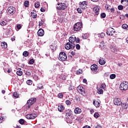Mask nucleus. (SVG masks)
<instances>
[{
  "label": "nucleus",
  "instance_id": "nucleus-35",
  "mask_svg": "<svg viewBox=\"0 0 128 128\" xmlns=\"http://www.w3.org/2000/svg\"><path fill=\"white\" fill-rule=\"evenodd\" d=\"M100 115L99 114L98 112L94 114V117L96 118H100Z\"/></svg>",
  "mask_w": 128,
  "mask_h": 128
},
{
  "label": "nucleus",
  "instance_id": "nucleus-21",
  "mask_svg": "<svg viewBox=\"0 0 128 128\" xmlns=\"http://www.w3.org/2000/svg\"><path fill=\"white\" fill-rule=\"evenodd\" d=\"M97 92L98 94H104V89L97 87Z\"/></svg>",
  "mask_w": 128,
  "mask_h": 128
},
{
  "label": "nucleus",
  "instance_id": "nucleus-61",
  "mask_svg": "<svg viewBox=\"0 0 128 128\" xmlns=\"http://www.w3.org/2000/svg\"><path fill=\"white\" fill-rule=\"evenodd\" d=\"M74 86H70L68 88V90H74Z\"/></svg>",
  "mask_w": 128,
  "mask_h": 128
},
{
  "label": "nucleus",
  "instance_id": "nucleus-45",
  "mask_svg": "<svg viewBox=\"0 0 128 128\" xmlns=\"http://www.w3.org/2000/svg\"><path fill=\"white\" fill-rule=\"evenodd\" d=\"M77 12L78 14H82V8H77Z\"/></svg>",
  "mask_w": 128,
  "mask_h": 128
},
{
  "label": "nucleus",
  "instance_id": "nucleus-55",
  "mask_svg": "<svg viewBox=\"0 0 128 128\" xmlns=\"http://www.w3.org/2000/svg\"><path fill=\"white\" fill-rule=\"evenodd\" d=\"M16 28L18 30H20V28H22V25H20V24H18L17 25Z\"/></svg>",
  "mask_w": 128,
  "mask_h": 128
},
{
  "label": "nucleus",
  "instance_id": "nucleus-58",
  "mask_svg": "<svg viewBox=\"0 0 128 128\" xmlns=\"http://www.w3.org/2000/svg\"><path fill=\"white\" fill-rule=\"evenodd\" d=\"M70 54H71V55L72 56H76V52L74 51H72L71 52H70Z\"/></svg>",
  "mask_w": 128,
  "mask_h": 128
},
{
  "label": "nucleus",
  "instance_id": "nucleus-56",
  "mask_svg": "<svg viewBox=\"0 0 128 128\" xmlns=\"http://www.w3.org/2000/svg\"><path fill=\"white\" fill-rule=\"evenodd\" d=\"M76 42H80V38H76V40H75Z\"/></svg>",
  "mask_w": 128,
  "mask_h": 128
},
{
  "label": "nucleus",
  "instance_id": "nucleus-37",
  "mask_svg": "<svg viewBox=\"0 0 128 128\" xmlns=\"http://www.w3.org/2000/svg\"><path fill=\"white\" fill-rule=\"evenodd\" d=\"M122 28H124V30H126V28H128V26L126 24H123L122 26Z\"/></svg>",
  "mask_w": 128,
  "mask_h": 128
},
{
  "label": "nucleus",
  "instance_id": "nucleus-31",
  "mask_svg": "<svg viewBox=\"0 0 128 128\" xmlns=\"http://www.w3.org/2000/svg\"><path fill=\"white\" fill-rule=\"evenodd\" d=\"M32 16L33 18H36V12H32Z\"/></svg>",
  "mask_w": 128,
  "mask_h": 128
},
{
  "label": "nucleus",
  "instance_id": "nucleus-17",
  "mask_svg": "<svg viewBox=\"0 0 128 128\" xmlns=\"http://www.w3.org/2000/svg\"><path fill=\"white\" fill-rule=\"evenodd\" d=\"M16 74L17 76H22V68H18L17 70Z\"/></svg>",
  "mask_w": 128,
  "mask_h": 128
},
{
  "label": "nucleus",
  "instance_id": "nucleus-53",
  "mask_svg": "<svg viewBox=\"0 0 128 128\" xmlns=\"http://www.w3.org/2000/svg\"><path fill=\"white\" fill-rule=\"evenodd\" d=\"M58 22H60V24H62L64 22V19H62V18H59L58 19Z\"/></svg>",
  "mask_w": 128,
  "mask_h": 128
},
{
  "label": "nucleus",
  "instance_id": "nucleus-23",
  "mask_svg": "<svg viewBox=\"0 0 128 128\" xmlns=\"http://www.w3.org/2000/svg\"><path fill=\"white\" fill-rule=\"evenodd\" d=\"M105 8L107 10H110L111 12H112V6L109 4H106V6H105Z\"/></svg>",
  "mask_w": 128,
  "mask_h": 128
},
{
  "label": "nucleus",
  "instance_id": "nucleus-47",
  "mask_svg": "<svg viewBox=\"0 0 128 128\" xmlns=\"http://www.w3.org/2000/svg\"><path fill=\"white\" fill-rule=\"evenodd\" d=\"M58 98H64V95L62 94V93H60L58 94Z\"/></svg>",
  "mask_w": 128,
  "mask_h": 128
},
{
  "label": "nucleus",
  "instance_id": "nucleus-16",
  "mask_svg": "<svg viewBox=\"0 0 128 128\" xmlns=\"http://www.w3.org/2000/svg\"><path fill=\"white\" fill-rule=\"evenodd\" d=\"M58 110L60 112H62L64 110V106L62 104H60L58 106Z\"/></svg>",
  "mask_w": 128,
  "mask_h": 128
},
{
  "label": "nucleus",
  "instance_id": "nucleus-9",
  "mask_svg": "<svg viewBox=\"0 0 128 128\" xmlns=\"http://www.w3.org/2000/svg\"><path fill=\"white\" fill-rule=\"evenodd\" d=\"M100 7L95 6L93 8V12L94 14V16H98L100 14Z\"/></svg>",
  "mask_w": 128,
  "mask_h": 128
},
{
  "label": "nucleus",
  "instance_id": "nucleus-44",
  "mask_svg": "<svg viewBox=\"0 0 128 128\" xmlns=\"http://www.w3.org/2000/svg\"><path fill=\"white\" fill-rule=\"evenodd\" d=\"M66 104H67V106H70V104H72V102H70V101L69 100H66Z\"/></svg>",
  "mask_w": 128,
  "mask_h": 128
},
{
  "label": "nucleus",
  "instance_id": "nucleus-18",
  "mask_svg": "<svg viewBox=\"0 0 128 128\" xmlns=\"http://www.w3.org/2000/svg\"><path fill=\"white\" fill-rule=\"evenodd\" d=\"M108 36H112V28H109L106 31Z\"/></svg>",
  "mask_w": 128,
  "mask_h": 128
},
{
  "label": "nucleus",
  "instance_id": "nucleus-46",
  "mask_svg": "<svg viewBox=\"0 0 128 128\" xmlns=\"http://www.w3.org/2000/svg\"><path fill=\"white\" fill-rule=\"evenodd\" d=\"M120 20H122L126 19V16H124V15H120Z\"/></svg>",
  "mask_w": 128,
  "mask_h": 128
},
{
  "label": "nucleus",
  "instance_id": "nucleus-2",
  "mask_svg": "<svg viewBox=\"0 0 128 128\" xmlns=\"http://www.w3.org/2000/svg\"><path fill=\"white\" fill-rule=\"evenodd\" d=\"M82 28V22H78L73 26V30L74 32H80Z\"/></svg>",
  "mask_w": 128,
  "mask_h": 128
},
{
  "label": "nucleus",
  "instance_id": "nucleus-32",
  "mask_svg": "<svg viewBox=\"0 0 128 128\" xmlns=\"http://www.w3.org/2000/svg\"><path fill=\"white\" fill-rule=\"evenodd\" d=\"M24 6H26V8H28V6H30V2L28 1V0H26L24 2Z\"/></svg>",
  "mask_w": 128,
  "mask_h": 128
},
{
  "label": "nucleus",
  "instance_id": "nucleus-52",
  "mask_svg": "<svg viewBox=\"0 0 128 128\" xmlns=\"http://www.w3.org/2000/svg\"><path fill=\"white\" fill-rule=\"evenodd\" d=\"M25 74H26V76H30V75L32 74V73H30V72H25Z\"/></svg>",
  "mask_w": 128,
  "mask_h": 128
},
{
  "label": "nucleus",
  "instance_id": "nucleus-62",
  "mask_svg": "<svg viewBox=\"0 0 128 128\" xmlns=\"http://www.w3.org/2000/svg\"><path fill=\"white\" fill-rule=\"evenodd\" d=\"M113 52H114V54H117L118 53V50H116V48H114Z\"/></svg>",
  "mask_w": 128,
  "mask_h": 128
},
{
  "label": "nucleus",
  "instance_id": "nucleus-39",
  "mask_svg": "<svg viewBox=\"0 0 128 128\" xmlns=\"http://www.w3.org/2000/svg\"><path fill=\"white\" fill-rule=\"evenodd\" d=\"M118 8L119 10H124V6L122 5H119Z\"/></svg>",
  "mask_w": 128,
  "mask_h": 128
},
{
  "label": "nucleus",
  "instance_id": "nucleus-14",
  "mask_svg": "<svg viewBox=\"0 0 128 128\" xmlns=\"http://www.w3.org/2000/svg\"><path fill=\"white\" fill-rule=\"evenodd\" d=\"M44 34V31L42 30V28H40L38 32V36H43Z\"/></svg>",
  "mask_w": 128,
  "mask_h": 128
},
{
  "label": "nucleus",
  "instance_id": "nucleus-64",
  "mask_svg": "<svg viewBox=\"0 0 128 128\" xmlns=\"http://www.w3.org/2000/svg\"><path fill=\"white\" fill-rule=\"evenodd\" d=\"M82 128H90V126H84Z\"/></svg>",
  "mask_w": 128,
  "mask_h": 128
},
{
  "label": "nucleus",
  "instance_id": "nucleus-41",
  "mask_svg": "<svg viewBox=\"0 0 128 128\" xmlns=\"http://www.w3.org/2000/svg\"><path fill=\"white\" fill-rule=\"evenodd\" d=\"M40 3L38 2L37 3H36L34 4V7L36 8H40Z\"/></svg>",
  "mask_w": 128,
  "mask_h": 128
},
{
  "label": "nucleus",
  "instance_id": "nucleus-4",
  "mask_svg": "<svg viewBox=\"0 0 128 128\" xmlns=\"http://www.w3.org/2000/svg\"><path fill=\"white\" fill-rule=\"evenodd\" d=\"M36 102V98H31L30 99L28 100L27 101V106L26 108L27 109L30 108V106H32V104L35 103Z\"/></svg>",
  "mask_w": 128,
  "mask_h": 128
},
{
  "label": "nucleus",
  "instance_id": "nucleus-34",
  "mask_svg": "<svg viewBox=\"0 0 128 128\" xmlns=\"http://www.w3.org/2000/svg\"><path fill=\"white\" fill-rule=\"evenodd\" d=\"M26 84L28 86H32V80H27Z\"/></svg>",
  "mask_w": 128,
  "mask_h": 128
},
{
  "label": "nucleus",
  "instance_id": "nucleus-3",
  "mask_svg": "<svg viewBox=\"0 0 128 128\" xmlns=\"http://www.w3.org/2000/svg\"><path fill=\"white\" fill-rule=\"evenodd\" d=\"M68 58L66 54L64 52H61L59 54V56L58 57V60H60V62H66Z\"/></svg>",
  "mask_w": 128,
  "mask_h": 128
},
{
  "label": "nucleus",
  "instance_id": "nucleus-6",
  "mask_svg": "<svg viewBox=\"0 0 128 128\" xmlns=\"http://www.w3.org/2000/svg\"><path fill=\"white\" fill-rule=\"evenodd\" d=\"M77 90L78 92L80 93L82 96H84V94H86V90L82 86H79L77 87Z\"/></svg>",
  "mask_w": 128,
  "mask_h": 128
},
{
  "label": "nucleus",
  "instance_id": "nucleus-50",
  "mask_svg": "<svg viewBox=\"0 0 128 128\" xmlns=\"http://www.w3.org/2000/svg\"><path fill=\"white\" fill-rule=\"evenodd\" d=\"M50 48L52 50H56V46H54V44H51Z\"/></svg>",
  "mask_w": 128,
  "mask_h": 128
},
{
  "label": "nucleus",
  "instance_id": "nucleus-5",
  "mask_svg": "<svg viewBox=\"0 0 128 128\" xmlns=\"http://www.w3.org/2000/svg\"><path fill=\"white\" fill-rule=\"evenodd\" d=\"M66 4L64 3H60V4H58V6H56L57 10H64L66 8Z\"/></svg>",
  "mask_w": 128,
  "mask_h": 128
},
{
  "label": "nucleus",
  "instance_id": "nucleus-30",
  "mask_svg": "<svg viewBox=\"0 0 128 128\" xmlns=\"http://www.w3.org/2000/svg\"><path fill=\"white\" fill-rule=\"evenodd\" d=\"M24 56L26 57L28 56L30 53L28 51H24L22 54Z\"/></svg>",
  "mask_w": 128,
  "mask_h": 128
},
{
  "label": "nucleus",
  "instance_id": "nucleus-33",
  "mask_svg": "<svg viewBox=\"0 0 128 128\" xmlns=\"http://www.w3.org/2000/svg\"><path fill=\"white\" fill-rule=\"evenodd\" d=\"M37 88L39 90H42V89H44V86H42V84H40V83L38 84V85L37 86Z\"/></svg>",
  "mask_w": 128,
  "mask_h": 128
},
{
  "label": "nucleus",
  "instance_id": "nucleus-28",
  "mask_svg": "<svg viewBox=\"0 0 128 128\" xmlns=\"http://www.w3.org/2000/svg\"><path fill=\"white\" fill-rule=\"evenodd\" d=\"M44 24V18L41 19V20L39 22V24H38L39 26H42Z\"/></svg>",
  "mask_w": 128,
  "mask_h": 128
},
{
  "label": "nucleus",
  "instance_id": "nucleus-43",
  "mask_svg": "<svg viewBox=\"0 0 128 128\" xmlns=\"http://www.w3.org/2000/svg\"><path fill=\"white\" fill-rule=\"evenodd\" d=\"M100 48H104V41H102L100 42Z\"/></svg>",
  "mask_w": 128,
  "mask_h": 128
},
{
  "label": "nucleus",
  "instance_id": "nucleus-7",
  "mask_svg": "<svg viewBox=\"0 0 128 128\" xmlns=\"http://www.w3.org/2000/svg\"><path fill=\"white\" fill-rule=\"evenodd\" d=\"M27 120H34L36 118V114H28L26 116Z\"/></svg>",
  "mask_w": 128,
  "mask_h": 128
},
{
  "label": "nucleus",
  "instance_id": "nucleus-8",
  "mask_svg": "<svg viewBox=\"0 0 128 128\" xmlns=\"http://www.w3.org/2000/svg\"><path fill=\"white\" fill-rule=\"evenodd\" d=\"M120 90H126L128 89V84L124 83H121L120 86Z\"/></svg>",
  "mask_w": 128,
  "mask_h": 128
},
{
  "label": "nucleus",
  "instance_id": "nucleus-36",
  "mask_svg": "<svg viewBox=\"0 0 128 128\" xmlns=\"http://www.w3.org/2000/svg\"><path fill=\"white\" fill-rule=\"evenodd\" d=\"M122 106L124 108V110H126V108H128V104L124 103V104H123L122 105Z\"/></svg>",
  "mask_w": 128,
  "mask_h": 128
},
{
  "label": "nucleus",
  "instance_id": "nucleus-48",
  "mask_svg": "<svg viewBox=\"0 0 128 128\" xmlns=\"http://www.w3.org/2000/svg\"><path fill=\"white\" fill-rule=\"evenodd\" d=\"M62 82H64V80H66V76L65 75H62Z\"/></svg>",
  "mask_w": 128,
  "mask_h": 128
},
{
  "label": "nucleus",
  "instance_id": "nucleus-42",
  "mask_svg": "<svg viewBox=\"0 0 128 128\" xmlns=\"http://www.w3.org/2000/svg\"><path fill=\"white\" fill-rule=\"evenodd\" d=\"M30 64H34V59H30L29 61Z\"/></svg>",
  "mask_w": 128,
  "mask_h": 128
},
{
  "label": "nucleus",
  "instance_id": "nucleus-26",
  "mask_svg": "<svg viewBox=\"0 0 128 128\" xmlns=\"http://www.w3.org/2000/svg\"><path fill=\"white\" fill-rule=\"evenodd\" d=\"M99 64L101 66H104V64H106V60H104V58L100 59V60H99Z\"/></svg>",
  "mask_w": 128,
  "mask_h": 128
},
{
  "label": "nucleus",
  "instance_id": "nucleus-10",
  "mask_svg": "<svg viewBox=\"0 0 128 128\" xmlns=\"http://www.w3.org/2000/svg\"><path fill=\"white\" fill-rule=\"evenodd\" d=\"M8 14H14L16 13V8L14 6H10L8 8Z\"/></svg>",
  "mask_w": 128,
  "mask_h": 128
},
{
  "label": "nucleus",
  "instance_id": "nucleus-25",
  "mask_svg": "<svg viewBox=\"0 0 128 128\" xmlns=\"http://www.w3.org/2000/svg\"><path fill=\"white\" fill-rule=\"evenodd\" d=\"M121 4L124 6H128V0H121Z\"/></svg>",
  "mask_w": 128,
  "mask_h": 128
},
{
  "label": "nucleus",
  "instance_id": "nucleus-20",
  "mask_svg": "<svg viewBox=\"0 0 128 128\" xmlns=\"http://www.w3.org/2000/svg\"><path fill=\"white\" fill-rule=\"evenodd\" d=\"M93 104L96 106V108H100V102L94 100L93 101Z\"/></svg>",
  "mask_w": 128,
  "mask_h": 128
},
{
  "label": "nucleus",
  "instance_id": "nucleus-60",
  "mask_svg": "<svg viewBox=\"0 0 128 128\" xmlns=\"http://www.w3.org/2000/svg\"><path fill=\"white\" fill-rule=\"evenodd\" d=\"M58 80L60 81V82H61V84H62V82H63L62 80V76L59 77Z\"/></svg>",
  "mask_w": 128,
  "mask_h": 128
},
{
  "label": "nucleus",
  "instance_id": "nucleus-24",
  "mask_svg": "<svg viewBox=\"0 0 128 128\" xmlns=\"http://www.w3.org/2000/svg\"><path fill=\"white\" fill-rule=\"evenodd\" d=\"M7 24H8V20H4L0 22V26H6Z\"/></svg>",
  "mask_w": 128,
  "mask_h": 128
},
{
  "label": "nucleus",
  "instance_id": "nucleus-22",
  "mask_svg": "<svg viewBox=\"0 0 128 128\" xmlns=\"http://www.w3.org/2000/svg\"><path fill=\"white\" fill-rule=\"evenodd\" d=\"M1 46L3 48H8V44L5 42H2Z\"/></svg>",
  "mask_w": 128,
  "mask_h": 128
},
{
  "label": "nucleus",
  "instance_id": "nucleus-29",
  "mask_svg": "<svg viewBox=\"0 0 128 128\" xmlns=\"http://www.w3.org/2000/svg\"><path fill=\"white\" fill-rule=\"evenodd\" d=\"M106 85L105 83H103L102 84H100V86H99V88H102V90H104V88H106Z\"/></svg>",
  "mask_w": 128,
  "mask_h": 128
},
{
  "label": "nucleus",
  "instance_id": "nucleus-13",
  "mask_svg": "<svg viewBox=\"0 0 128 128\" xmlns=\"http://www.w3.org/2000/svg\"><path fill=\"white\" fill-rule=\"evenodd\" d=\"M79 4L80 6V8H82V10H84V8H86V6H88V2L86 1L80 2Z\"/></svg>",
  "mask_w": 128,
  "mask_h": 128
},
{
  "label": "nucleus",
  "instance_id": "nucleus-49",
  "mask_svg": "<svg viewBox=\"0 0 128 128\" xmlns=\"http://www.w3.org/2000/svg\"><path fill=\"white\" fill-rule=\"evenodd\" d=\"M13 96H14V98H18V94L17 92L13 93Z\"/></svg>",
  "mask_w": 128,
  "mask_h": 128
},
{
  "label": "nucleus",
  "instance_id": "nucleus-63",
  "mask_svg": "<svg viewBox=\"0 0 128 128\" xmlns=\"http://www.w3.org/2000/svg\"><path fill=\"white\" fill-rule=\"evenodd\" d=\"M4 120V118L2 117H0V124L2 122V120Z\"/></svg>",
  "mask_w": 128,
  "mask_h": 128
},
{
  "label": "nucleus",
  "instance_id": "nucleus-19",
  "mask_svg": "<svg viewBox=\"0 0 128 128\" xmlns=\"http://www.w3.org/2000/svg\"><path fill=\"white\" fill-rule=\"evenodd\" d=\"M74 112L76 114H80V112H82V109L79 108H76L74 110Z\"/></svg>",
  "mask_w": 128,
  "mask_h": 128
},
{
  "label": "nucleus",
  "instance_id": "nucleus-15",
  "mask_svg": "<svg viewBox=\"0 0 128 128\" xmlns=\"http://www.w3.org/2000/svg\"><path fill=\"white\" fill-rule=\"evenodd\" d=\"M66 116H67V118H72L73 115L72 111L68 110L66 111Z\"/></svg>",
  "mask_w": 128,
  "mask_h": 128
},
{
  "label": "nucleus",
  "instance_id": "nucleus-38",
  "mask_svg": "<svg viewBox=\"0 0 128 128\" xmlns=\"http://www.w3.org/2000/svg\"><path fill=\"white\" fill-rule=\"evenodd\" d=\"M106 13L103 12V13L100 14L101 18H106Z\"/></svg>",
  "mask_w": 128,
  "mask_h": 128
},
{
  "label": "nucleus",
  "instance_id": "nucleus-27",
  "mask_svg": "<svg viewBox=\"0 0 128 128\" xmlns=\"http://www.w3.org/2000/svg\"><path fill=\"white\" fill-rule=\"evenodd\" d=\"M113 34H112V36L113 38H118V34L114 31H113Z\"/></svg>",
  "mask_w": 128,
  "mask_h": 128
},
{
  "label": "nucleus",
  "instance_id": "nucleus-54",
  "mask_svg": "<svg viewBox=\"0 0 128 128\" xmlns=\"http://www.w3.org/2000/svg\"><path fill=\"white\" fill-rule=\"evenodd\" d=\"M76 50H80V44H76Z\"/></svg>",
  "mask_w": 128,
  "mask_h": 128
},
{
  "label": "nucleus",
  "instance_id": "nucleus-57",
  "mask_svg": "<svg viewBox=\"0 0 128 128\" xmlns=\"http://www.w3.org/2000/svg\"><path fill=\"white\" fill-rule=\"evenodd\" d=\"M100 37L102 38L104 37V32H102L101 34H100Z\"/></svg>",
  "mask_w": 128,
  "mask_h": 128
},
{
  "label": "nucleus",
  "instance_id": "nucleus-11",
  "mask_svg": "<svg viewBox=\"0 0 128 128\" xmlns=\"http://www.w3.org/2000/svg\"><path fill=\"white\" fill-rule=\"evenodd\" d=\"M114 102L115 106H121V104H122L120 99L118 98H114Z\"/></svg>",
  "mask_w": 128,
  "mask_h": 128
},
{
  "label": "nucleus",
  "instance_id": "nucleus-1",
  "mask_svg": "<svg viewBox=\"0 0 128 128\" xmlns=\"http://www.w3.org/2000/svg\"><path fill=\"white\" fill-rule=\"evenodd\" d=\"M69 42L66 43L65 46V48L66 50H74L76 48V44H74V42H76V36H73L69 38Z\"/></svg>",
  "mask_w": 128,
  "mask_h": 128
},
{
  "label": "nucleus",
  "instance_id": "nucleus-40",
  "mask_svg": "<svg viewBox=\"0 0 128 128\" xmlns=\"http://www.w3.org/2000/svg\"><path fill=\"white\" fill-rule=\"evenodd\" d=\"M19 124H24V120L20 119L19 120Z\"/></svg>",
  "mask_w": 128,
  "mask_h": 128
},
{
  "label": "nucleus",
  "instance_id": "nucleus-51",
  "mask_svg": "<svg viewBox=\"0 0 128 128\" xmlns=\"http://www.w3.org/2000/svg\"><path fill=\"white\" fill-rule=\"evenodd\" d=\"M82 74V70H78L76 71V74Z\"/></svg>",
  "mask_w": 128,
  "mask_h": 128
},
{
  "label": "nucleus",
  "instance_id": "nucleus-59",
  "mask_svg": "<svg viewBox=\"0 0 128 128\" xmlns=\"http://www.w3.org/2000/svg\"><path fill=\"white\" fill-rule=\"evenodd\" d=\"M40 12H46V10L44 8H41Z\"/></svg>",
  "mask_w": 128,
  "mask_h": 128
},
{
  "label": "nucleus",
  "instance_id": "nucleus-12",
  "mask_svg": "<svg viewBox=\"0 0 128 128\" xmlns=\"http://www.w3.org/2000/svg\"><path fill=\"white\" fill-rule=\"evenodd\" d=\"M90 69L94 71V74H98V71H96L98 70V65L96 64H94L92 66H90Z\"/></svg>",
  "mask_w": 128,
  "mask_h": 128
}]
</instances>
